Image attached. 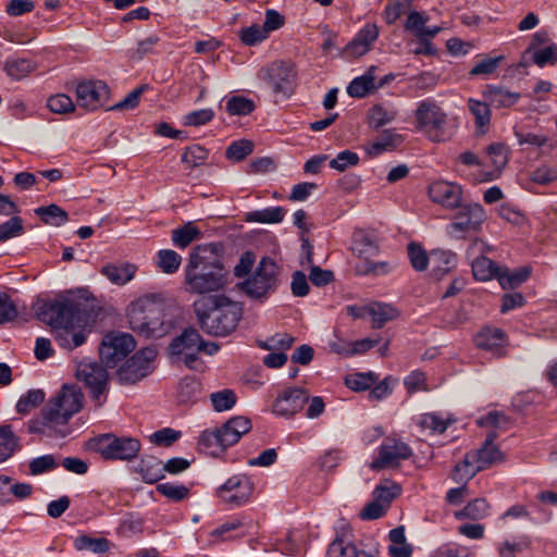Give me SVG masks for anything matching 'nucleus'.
<instances>
[{"label":"nucleus","instance_id":"nucleus-1","mask_svg":"<svg viewBox=\"0 0 557 557\" xmlns=\"http://www.w3.org/2000/svg\"><path fill=\"white\" fill-rule=\"evenodd\" d=\"M184 276L185 289L189 294L205 295L224 289L227 271L218 256L216 245L197 246L189 255Z\"/></svg>","mask_w":557,"mask_h":557},{"label":"nucleus","instance_id":"nucleus-2","mask_svg":"<svg viewBox=\"0 0 557 557\" xmlns=\"http://www.w3.org/2000/svg\"><path fill=\"white\" fill-rule=\"evenodd\" d=\"M201 330L212 336H227L242 318L240 304L225 295H214L195 304Z\"/></svg>","mask_w":557,"mask_h":557},{"label":"nucleus","instance_id":"nucleus-3","mask_svg":"<svg viewBox=\"0 0 557 557\" xmlns=\"http://www.w3.org/2000/svg\"><path fill=\"white\" fill-rule=\"evenodd\" d=\"M83 401L84 395L77 386L64 385L46 405L41 417L28 422V432L50 435L82 409Z\"/></svg>","mask_w":557,"mask_h":557},{"label":"nucleus","instance_id":"nucleus-4","mask_svg":"<svg viewBox=\"0 0 557 557\" xmlns=\"http://www.w3.org/2000/svg\"><path fill=\"white\" fill-rule=\"evenodd\" d=\"M164 297L160 293L145 294L129 305L132 329L147 337H161L166 333L163 322Z\"/></svg>","mask_w":557,"mask_h":557},{"label":"nucleus","instance_id":"nucleus-5","mask_svg":"<svg viewBox=\"0 0 557 557\" xmlns=\"http://www.w3.org/2000/svg\"><path fill=\"white\" fill-rule=\"evenodd\" d=\"M36 315L53 331L57 327L77 322L84 314L79 302L69 298H60L38 305Z\"/></svg>","mask_w":557,"mask_h":557},{"label":"nucleus","instance_id":"nucleus-6","mask_svg":"<svg viewBox=\"0 0 557 557\" xmlns=\"http://www.w3.org/2000/svg\"><path fill=\"white\" fill-rule=\"evenodd\" d=\"M278 267L271 258H262L252 275L239 284L245 294L261 299L274 292L277 285Z\"/></svg>","mask_w":557,"mask_h":557},{"label":"nucleus","instance_id":"nucleus-7","mask_svg":"<svg viewBox=\"0 0 557 557\" xmlns=\"http://www.w3.org/2000/svg\"><path fill=\"white\" fill-rule=\"evenodd\" d=\"M417 128L432 141L444 140V129L447 123L446 113L432 99L418 103L416 110Z\"/></svg>","mask_w":557,"mask_h":557},{"label":"nucleus","instance_id":"nucleus-8","mask_svg":"<svg viewBox=\"0 0 557 557\" xmlns=\"http://www.w3.org/2000/svg\"><path fill=\"white\" fill-rule=\"evenodd\" d=\"M202 337L195 329H186L171 342L169 352L175 361L183 362L187 368L197 370L198 354L201 351Z\"/></svg>","mask_w":557,"mask_h":557},{"label":"nucleus","instance_id":"nucleus-9","mask_svg":"<svg viewBox=\"0 0 557 557\" xmlns=\"http://www.w3.org/2000/svg\"><path fill=\"white\" fill-rule=\"evenodd\" d=\"M260 77L271 86L274 95L289 98L294 92L297 73L293 63L274 61L260 71Z\"/></svg>","mask_w":557,"mask_h":557},{"label":"nucleus","instance_id":"nucleus-10","mask_svg":"<svg viewBox=\"0 0 557 557\" xmlns=\"http://www.w3.org/2000/svg\"><path fill=\"white\" fill-rule=\"evenodd\" d=\"M135 341L131 334L109 333L103 337L99 348L101 362L107 368H114L135 349Z\"/></svg>","mask_w":557,"mask_h":557},{"label":"nucleus","instance_id":"nucleus-11","mask_svg":"<svg viewBox=\"0 0 557 557\" xmlns=\"http://www.w3.org/2000/svg\"><path fill=\"white\" fill-rule=\"evenodd\" d=\"M157 357L154 347H145L132 356L126 363L117 370V379L122 384H133L147 376L153 369Z\"/></svg>","mask_w":557,"mask_h":557},{"label":"nucleus","instance_id":"nucleus-12","mask_svg":"<svg viewBox=\"0 0 557 557\" xmlns=\"http://www.w3.org/2000/svg\"><path fill=\"white\" fill-rule=\"evenodd\" d=\"M77 377L89 388L97 407H101L108 389L107 367L98 362H82L77 368Z\"/></svg>","mask_w":557,"mask_h":557},{"label":"nucleus","instance_id":"nucleus-13","mask_svg":"<svg viewBox=\"0 0 557 557\" xmlns=\"http://www.w3.org/2000/svg\"><path fill=\"white\" fill-rule=\"evenodd\" d=\"M455 215V221L447 225V233L461 238L467 233L476 232L485 220V211L479 203H466Z\"/></svg>","mask_w":557,"mask_h":557},{"label":"nucleus","instance_id":"nucleus-14","mask_svg":"<svg viewBox=\"0 0 557 557\" xmlns=\"http://www.w3.org/2000/svg\"><path fill=\"white\" fill-rule=\"evenodd\" d=\"M140 442L134 437L103 435L99 441V451L106 459L132 460L140 450Z\"/></svg>","mask_w":557,"mask_h":557},{"label":"nucleus","instance_id":"nucleus-15","mask_svg":"<svg viewBox=\"0 0 557 557\" xmlns=\"http://www.w3.org/2000/svg\"><path fill=\"white\" fill-rule=\"evenodd\" d=\"M253 492V483L245 474L228 478L216 491L218 496L225 503L242 506L248 502Z\"/></svg>","mask_w":557,"mask_h":557},{"label":"nucleus","instance_id":"nucleus-16","mask_svg":"<svg viewBox=\"0 0 557 557\" xmlns=\"http://www.w3.org/2000/svg\"><path fill=\"white\" fill-rule=\"evenodd\" d=\"M109 98V88L102 81L82 82L76 86V104L87 111L102 107Z\"/></svg>","mask_w":557,"mask_h":557},{"label":"nucleus","instance_id":"nucleus-17","mask_svg":"<svg viewBox=\"0 0 557 557\" xmlns=\"http://www.w3.org/2000/svg\"><path fill=\"white\" fill-rule=\"evenodd\" d=\"M412 454L411 448L408 444L387 438L380 446L379 457L371 461L370 468L373 470H380L386 467L398 466L401 460L408 459Z\"/></svg>","mask_w":557,"mask_h":557},{"label":"nucleus","instance_id":"nucleus-18","mask_svg":"<svg viewBox=\"0 0 557 557\" xmlns=\"http://www.w3.org/2000/svg\"><path fill=\"white\" fill-rule=\"evenodd\" d=\"M309 400V394L300 387H288L276 397L272 412L280 417H293L299 412Z\"/></svg>","mask_w":557,"mask_h":557},{"label":"nucleus","instance_id":"nucleus-19","mask_svg":"<svg viewBox=\"0 0 557 557\" xmlns=\"http://www.w3.org/2000/svg\"><path fill=\"white\" fill-rule=\"evenodd\" d=\"M86 319L83 315L77 322L69 323L51 331L54 341L63 349L72 350L82 346L89 334L86 327Z\"/></svg>","mask_w":557,"mask_h":557},{"label":"nucleus","instance_id":"nucleus-20","mask_svg":"<svg viewBox=\"0 0 557 557\" xmlns=\"http://www.w3.org/2000/svg\"><path fill=\"white\" fill-rule=\"evenodd\" d=\"M379 27L376 24L367 23L364 24L355 37L344 48L342 55L345 59L359 58L368 53L373 44L379 38Z\"/></svg>","mask_w":557,"mask_h":557},{"label":"nucleus","instance_id":"nucleus-21","mask_svg":"<svg viewBox=\"0 0 557 557\" xmlns=\"http://www.w3.org/2000/svg\"><path fill=\"white\" fill-rule=\"evenodd\" d=\"M461 195L462 189L459 185L446 181L434 182L429 187V196L432 201L446 209L461 206Z\"/></svg>","mask_w":557,"mask_h":557},{"label":"nucleus","instance_id":"nucleus-22","mask_svg":"<svg viewBox=\"0 0 557 557\" xmlns=\"http://www.w3.org/2000/svg\"><path fill=\"white\" fill-rule=\"evenodd\" d=\"M506 335L504 331L497 327L485 326L474 337L478 348L492 352L499 357L503 355Z\"/></svg>","mask_w":557,"mask_h":557},{"label":"nucleus","instance_id":"nucleus-23","mask_svg":"<svg viewBox=\"0 0 557 557\" xmlns=\"http://www.w3.org/2000/svg\"><path fill=\"white\" fill-rule=\"evenodd\" d=\"M483 97L491 107L507 109L515 106L520 100L521 95L503 86L487 85L483 90Z\"/></svg>","mask_w":557,"mask_h":557},{"label":"nucleus","instance_id":"nucleus-24","mask_svg":"<svg viewBox=\"0 0 557 557\" xmlns=\"http://www.w3.org/2000/svg\"><path fill=\"white\" fill-rule=\"evenodd\" d=\"M497 437L496 432L492 431L486 435L485 442L482 447L475 451H470L472 459L480 469V471L488 468L496 461L502 459V453L494 444Z\"/></svg>","mask_w":557,"mask_h":557},{"label":"nucleus","instance_id":"nucleus-25","mask_svg":"<svg viewBox=\"0 0 557 557\" xmlns=\"http://www.w3.org/2000/svg\"><path fill=\"white\" fill-rule=\"evenodd\" d=\"M251 429V421L245 417H234L225 424L219 428L223 445L227 447L236 444L240 437L249 432Z\"/></svg>","mask_w":557,"mask_h":557},{"label":"nucleus","instance_id":"nucleus-26","mask_svg":"<svg viewBox=\"0 0 557 557\" xmlns=\"http://www.w3.org/2000/svg\"><path fill=\"white\" fill-rule=\"evenodd\" d=\"M100 272L112 284L123 286L135 277L137 265L129 262L108 263Z\"/></svg>","mask_w":557,"mask_h":557},{"label":"nucleus","instance_id":"nucleus-27","mask_svg":"<svg viewBox=\"0 0 557 557\" xmlns=\"http://www.w3.org/2000/svg\"><path fill=\"white\" fill-rule=\"evenodd\" d=\"M403 141V135L387 129L375 141L366 145L364 150L370 158H376L386 151L395 150Z\"/></svg>","mask_w":557,"mask_h":557},{"label":"nucleus","instance_id":"nucleus-28","mask_svg":"<svg viewBox=\"0 0 557 557\" xmlns=\"http://www.w3.org/2000/svg\"><path fill=\"white\" fill-rule=\"evenodd\" d=\"M351 251L359 259H370L379 253V246L373 236L357 231L352 236Z\"/></svg>","mask_w":557,"mask_h":557},{"label":"nucleus","instance_id":"nucleus-29","mask_svg":"<svg viewBox=\"0 0 557 557\" xmlns=\"http://www.w3.org/2000/svg\"><path fill=\"white\" fill-rule=\"evenodd\" d=\"M457 264V257L450 250L433 249L430 252V265L432 274L440 278Z\"/></svg>","mask_w":557,"mask_h":557},{"label":"nucleus","instance_id":"nucleus-30","mask_svg":"<svg viewBox=\"0 0 557 557\" xmlns=\"http://www.w3.org/2000/svg\"><path fill=\"white\" fill-rule=\"evenodd\" d=\"M490 107L491 106L486 100L479 101L472 98L468 100V109L474 117L475 131L478 134L484 135L488 131L492 119V111Z\"/></svg>","mask_w":557,"mask_h":557},{"label":"nucleus","instance_id":"nucleus-31","mask_svg":"<svg viewBox=\"0 0 557 557\" xmlns=\"http://www.w3.org/2000/svg\"><path fill=\"white\" fill-rule=\"evenodd\" d=\"M398 113L397 108L392 103H377L369 111L370 125L379 129L380 127L393 123L397 119Z\"/></svg>","mask_w":557,"mask_h":557},{"label":"nucleus","instance_id":"nucleus-32","mask_svg":"<svg viewBox=\"0 0 557 557\" xmlns=\"http://www.w3.org/2000/svg\"><path fill=\"white\" fill-rule=\"evenodd\" d=\"M20 449V438L10 424L0 425V463Z\"/></svg>","mask_w":557,"mask_h":557},{"label":"nucleus","instance_id":"nucleus-33","mask_svg":"<svg viewBox=\"0 0 557 557\" xmlns=\"http://www.w3.org/2000/svg\"><path fill=\"white\" fill-rule=\"evenodd\" d=\"M137 469L141 479L149 484H153L164 478L162 461L154 457L140 459Z\"/></svg>","mask_w":557,"mask_h":557},{"label":"nucleus","instance_id":"nucleus-34","mask_svg":"<svg viewBox=\"0 0 557 557\" xmlns=\"http://www.w3.org/2000/svg\"><path fill=\"white\" fill-rule=\"evenodd\" d=\"M472 273L478 281H488L496 278L498 281V274L503 267H498L493 260L487 257H479L471 263Z\"/></svg>","mask_w":557,"mask_h":557},{"label":"nucleus","instance_id":"nucleus-35","mask_svg":"<svg viewBox=\"0 0 557 557\" xmlns=\"http://www.w3.org/2000/svg\"><path fill=\"white\" fill-rule=\"evenodd\" d=\"M286 210L283 207H268L250 211L246 214V221L263 224L280 223L283 221Z\"/></svg>","mask_w":557,"mask_h":557},{"label":"nucleus","instance_id":"nucleus-36","mask_svg":"<svg viewBox=\"0 0 557 557\" xmlns=\"http://www.w3.org/2000/svg\"><path fill=\"white\" fill-rule=\"evenodd\" d=\"M222 440L219 428L214 430H206L200 434L198 445L201 450L207 451L209 455L218 456L226 449Z\"/></svg>","mask_w":557,"mask_h":557},{"label":"nucleus","instance_id":"nucleus-37","mask_svg":"<svg viewBox=\"0 0 557 557\" xmlns=\"http://www.w3.org/2000/svg\"><path fill=\"white\" fill-rule=\"evenodd\" d=\"M530 273L531 270L528 267H522L513 271L503 267L498 274V283L504 289H513L523 284L530 276Z\"/></svg>","mask_w":557,"mask_h":557},{"label":"nucleus","instance_id":"nucleus-38","mask_svg":"<svg viewBox=\"0 0 557 557\" xmlns=\"http://www.w3.org/2000/svg\"><path fill=\"white\" fill-rule=\"evenodd\" d=\"M200 237V231L194 222H187L182 227L172 231V242L177 248H186Z\"/></svg>","mask_w":557,"mask_h":557},{"label":"nucleus","instance_id":"nucleus-39","mask_svg":"<svg viewBox=\"0 0 557 557\" xmlns=\"http://www.w3.org/2000/svg\"><path fill=\"white\" fill-rule=\"evenodd\" d=\"M368 313L371 315L375 327H382L384 323L393 320L397 315V310L384 302H373L367 308Z\"/></svg>","mask_w":557,"mask_h":557},{"label":"nucleus","instance_id":"nucleus-40","mask_svg":"<svg viewBox=\"0 0 557 557\" xmlns=\"http://www.w3.org/2000/svg\"><path fill=\"white\" fill-rule=\"evenodd\" d=\"M373 70L374 67H371L368 73L354 78L347 86V94L355 98H363L367 96L368 92L375 87L374 76L371 74Z\"/></svg>","mask_w":557,"mask_h":557},{"label":"nucleus","instance_id":"nucleus-41","mask_svg":"<svg viewBox=\"0 0 557 557\" xmlns=\"http://www.w3.org/2000/svg\"><path fill=\"white\" fill-rule=\"evenodd\" d=\"M35 213L46 223L53 226H60L64 224L69 215L67 213L57 205H49L46 207H39L35 209Z\"/></svg>","mask_w":557,"mask_h":557},{"label":"nucleus","instance_id":"nucleus-42","mask_svg":"<svg viewBox=\"0 0 557 557\" xmlns=\"http://www.w3.org/2000/svg\"><path fill=\"white\" fill-rule=\"evenodd\" d=\"M488 508V504L484 498H476L456 512L455 517L457 519L481 520L487 517Z\"/></svg>","mask_w":557,"mask_h":557},{"label":"nucleus","instance_id":"nucleus-43","mask_svg":"<svg viewBox=\"0 0 557 557\" xmlns=\"http://www.w3.org/2000/svg\"><path fill=\"white\" fill-rule=\"evenodd\" d=\"M77 550H90L95 554H103L109 550L110 543L104 537L94 539L88 535L77 536L74 541Z\"/></svg>","mask_w":557,"mask_h":557},{"label":"nucleus","instance_id":"nucleus-44","mask_svg":"<svg viewBox=\"0 0 557 557\" xmlns=\"http://www.w3.org/2000/svg\"><path fill=\"white\" fill-rule=\"evenodd\" d=\"M478 472H480V469L475 465L471 455L468 453L463 461L455 466L453 480L457 483H466L470 479H472Z\"/></svg>","mask_w":557,"mask_h":557},{"label":"nucleus","instance_id":"nucleus-45","mask_svg":"<svg viewBox=\"0 0 557 557\" xmlns=\"http://www.w3.org/2000/svg\"><path fill=\"white\" fill-rule=\"evenodd\" d=\"M486 152L491 159V163L494 166L496 174L490 173L486 177L487 181H492L497 177L500 170L507 164V154L503 144L495 143L486 148Z\"/></svg>","mask_w":557,"mask_h":557},{"label":"nucleus","instance_id":"nucleus-46","mask_svg":"<svg viewBox=\"0 0 557 557\" xmlns=\"http://www.w3.org/2000/svg\"><path fill=\"white\" fill-rule=\"evenodd\" d=\"M528 55H530L532 62L541 69L546 65H555L557 63V45L548 44V46L537 49Z\"/></svg>","mask_w":557,"mask_h":557},{"label":"nucleus","instance_id":"nucleus-47","mask_svg":"<svg viewBox=\"0 0 557 557\" xmlns=\"http://www.w3.org/2000/svg\"><path fill=\"white\" fill-rule=\"evenodd\" d=\"M45 400V393L41 389H30L22 395L16 403L18 413H28L32 409L38 407Z\"/></svg>","mask_w":557,"mask_h":557},{"label":"nucleus","instance_id":"nucleus-48","mask_svg":"<svg viewBox=\"0 0 557 557\" xmlns=\"http://www.w3.org/2000/svg\"><path fill=\"white\" fill-rule=\"evenodd\" d=\"M182 262V257L174 250L163 249L158 252V267L166 274L175 273Z\"/></svg>","mask_w":557,"mask_h":557},{"label":"nucleus","instance_id":"nucleus-49","mask_svg":"<svg viewBox=\"0 0 557 557\" xmlns=\"http://www.w3.org/2000/svg\"><path fill=\"white\" fill-rule=\"evenodd\" d=\"M474 553L467 546L456 543L444 544L434 549L429 557H474Z\"/></svg>","mask_w":557,"mask_h":557},{"label":"nucleus","instance_id":"nucleus-50","mask_svg":"<svg viewBox=\"0 0 557 557\" xmlns=\"http://www.w3.org/2000/svg\"><path fill=\"white\" fill-rule=\"evenodd\" d=\"M34 62L28 59H10L5 63L8 75L14 79L25 77L34 70Z\"/></svg>","mask_w":557,"mask_h":557},{"label":"nucleus","instance_id":"nucleus-51","mask_svg":"<svg viewBox=\"0 0 557 557\" xmlns=\"http://www.w3.org/2000/svg\"><path fill=\"white\" fill-rule=\"evenodd\" d=\"M212 407L215 411L231 410L236 404V395L232 389H222L210 395Z\"/></svg>","mask_w":557,"mask_h":557},{"label":"nucleus","instance_id":"nucleus-52","mask_svg":"<svg viewBox=\"0 0 557 557\" xmlns=\"http://www.w3.org/2000/svg\"><path fill=\"white\" fill-rule=\"evenodd\" d=\"M294 337L287 333H276L265 341L259 342V347L265 350L284 351L292 347Z\"/></svg>","mask_w":557,"mask_h":557},{"label":"nucleus","instance_id":"nucleus-53","mask_svg":"<svg viewBox=\"0 0 557 557\" xmlns=\"http://www.w3.org/2000/svg\"><path fill=\"white\" fill-rule=\"evenodd\" d=\"M450 420L444 419L437 413H424L419 419V425L422 429L430 430L433 433H443L449 425Z\"/></svg>","mask_w":557,"mask_h":557},{"label":"nucleus","instance_id":"nucleus-54","mask_svg":"<svg viewBox=\"0 0 557 557\" xmlns=\"http://www.w3.org/2000/svg\"><path fill=\"white\" fill-rule=\"evenodd\" d=\"M208 150L200 145H191L185 149L182 154V162L190 168H196L206 162Z\"/></svg>","mask_w":557,"mask_h":557},{"label":"nucleus","instance_id":"nucleus-55","mask_svg":"<svg viewBox=\"0 0 557 557\" xmlns=\"http://www.w3.org/2000/svg\"><path fill=\"white\" fill-rule=\"evenodd\" d=\"M157 491L166 498L181 502L189 495V490L183 484L165 482L157 485Z\"/></svg>","mask_w":557,"mask_h":557},{"label":"nucleus","instance_id":"nucleus-56","mask_svg":"<svg viewBox=\"0 0 557 557\" xmlns=\"http://www.w3.org/2000/svg\"><path fill=\"white\" fill-rule=\"evenodd\" d=\"M359 549L351 542L335 539L329 546L327 557H357Z\"/></svg>","mask_w":557,"mask_h":557},{"label":"nucleus","instance_id":"nucleus-57","mask_svg":"<svg viewBox=\"0 0 557 557\" xmlns=\"http://www.w3.org/2000/svg\"><path fill=\"white\" fill-rule=\"evenodd\" d=\"M408 257L416 271H424L430 264V255L419 244L411 243L408 245Z\"/></svg>","mask_w":557,"mask_h":557},{"label":"nucleus","instance_id":"nucleus-58","mask_svg":"<svg viewBox=\"0 0 557 557\" xmlns=\"http://www.w3.org/2000/svg\"><path fill=\"white\" fill-rule=\"evenodd\" d=\"M253 109L252 100L243 96H233L226 102V110L232 115H248Z\"/></svg>","mask_w":557,"mask_h":557},{"label":"nucleus","instance_id":"nucleus-59","mask_svg":"<svg viewBox=\"0 0 557 557\" xmlns=\"http://www.w3.org/2000/svg\"><path fill=\"white\" fill-rule=\"evenodd\" d=\"M239 38L246 46H256L268 38L267 30L261 25L253 24L239 32Z\"/></svg>","mask_w":557,"mask_h":557},{"label":"nucleus","instance_id":"nucleus-60","mask_svg":"<svg viewBox=\"0 0 557 557\" xmlns=\"http://www.w3.org/2000/svg\"><path fill=\"white\" fill-rule=\"evenodd\" d=\"M47 107L53 113L65 114L74 111L75 103L67 95L57 94L49 97Z\"/></svg>","mask_w":557,"mask_h":557},{"label":"nucleus","instance_id":"nucleus-61","mask_svg":"<svg viewBox=\"0 0 557 557\" xmlns=\"http://www.w3.org/2000/svg\"><path fill=\"white\" fill-rule=\"evenodd\" d=\"M23 231V220L20 216H12L0 224V243L22 235Z\"/></svg>","mask_w":557,"mask_h":557},{"label":"nucleus","instance_id":"nucleus-62","mask_svg":"<svg viewBox=\"0 0 557 557\" xmlns=\"http://www.w3.org/2000/svg\"><path fill=\"white\" fill-rule=\"evenodd\" d=\"M359 156L350 150L341 151L329 163L331 169L343 172L350 166H356L359 163Z\"/></svg>","mask_w":557,"mask_h":557},{"label":"nucleus","instance_id":"nucleus-63","mask_svg":"<svg viewBox=\"0 0 557 557\" xmlns=\"http://www.w3.org/2000/svg\"><path fill=\"white\" fill-rule=\"evenodd\" d=\"M58 466L53 455H42L30 460L29 471L32 475H39L54 470Z\"/></svg>","mask_w":557,"mask_h":557},{"label":"nucleus","instance_id":"nucleus-64","mask_svg":"<svg viewBox=\"0 0 557 557\" xmlns=\"http://www.w3.org/2000/svg\"><path fill=\"white\" fill-rule=\"evenodd\" d=\"M345 458V453L342 449H329L320 456L318 465L322 471L329 472L336 468Z\"/></svg>","mask_w":557,"mask_h":557}]
</instances>
